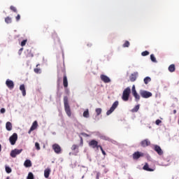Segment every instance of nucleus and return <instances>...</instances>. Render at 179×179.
Masks as SVG:
<instances>
[{
	"label": "nucleus",
	"mask_w": 179,
	"mask_h": 179,
	"mask_svg": "<svg viewBox=\"0 0 179 179\" xmlns=\"http://www.w3.org/2000/svg\"><path fill=\"white\" fill-rule=\"evenodd\" d=\"M64 104L66 114H67L68 117H71L72 112L71 111V106H69V103L68 101V96L64 97Z\"/></svg>",
	"instance_id": "1"
},
{
	"label": "nucleus",
	"mask_w": 179,
	"mask_h": 179,
	"mask_svg": "<svg viewBox=\"0 0 179 179\" xmlns=\"http://www.w3.org/2000/svg\"><path fill=\"white\" fill-rule=\"evenodd\" d=\"M129 94H131V88L129 87H127L123 91L122 96V101H128V100H129Z\"/></svg>",
	"instance_id": "2"
},
{
	"label": "nucleus",
	"mask_w": 179,
	"mask_h": 179,
	"mask_svg": "<svg viewBox=\"0 0 179 179\" xmlns=\"http://www.w3.org/2000/svg\"><path fill=\"white\" fill-rule=\"evenodd\" d=\"M120 104V102H118V101H115L112 106L110 107V110H108L106 112V115H110V114H112L113 113H114V110H115V108H117V107H118V105Z\"/></svg>",
	"instance_id": "3"
},
{
	"label": "nucleus",
	"mask_w": 179,
	"mask_h": 179,
	"mask_svg": "<svg viewBox=\"0 0 179 179\" xmlns=\"http://www.w3.org/2000/svg\"><path fill=\"white\" fill-rule=\"evenodd\" d=\"M140 95L143 99H149V97H152V94L150 92L145 91V90H141Z\"/></svg>",
	"instance_id": "4"
},
{
	"label": "nucleus",
	"mask_w": 179,
	"mask_h": 179,
	"mask_svg": "<svg viewBox=\"0 0 179 179\" xmlns=\"http://www.w3.org/2000/svg\"><path fill=\"white\" fill-rule=\"evenodd\" d=\"M89 146H91L93 149H96H96H99L101 145H99V142H97V141L92 140L89 143Z\"/></svg>",
	"instance_id": "5"
},
{
	"label": "nucleus",
	"mask_w": 179,
	"mask_h": 179,
	"mask_svg": "<svg viewBox=\"0 0 179 179\" xmlns=\"http://www.w3.org/2000/svg\"><path fill=\"white\" fill-rule=\"evenodd\" d=\"M17 141V134L14 133L9 138V141L11 145H15L16 141Z\"/></svg>",
	"instance_id": "6"
},
{
	"label": "nucleus",
	"mask_w": 179,
	"mask_h": 179,
	"mask_svg": "<svg viewBox=\"0 0 179 179\" xmlns=\"http://www.w3.org/2000/svg\"><path fill=\"white\" fill-rule=\"evenodd\" d=\"M23 152V149H20V150H17V149H15L13 150L10 154V156L11 157H16V156H17V155H20V153Z\"/></svg>",
	"instance_id": "7"
},
{
	"label": "nucleus",
	"mask_w": 179,
	"mask_h": 179,
	"mask_svg": "<svg viewBox=\"0 0 179 179\" xmlns=\"http://www.w3.org/2000/svg\"><path fill=\"white\" fill-rule=\"evenodd\" d=\"M144 156H145V154H143V152L137 151L133 154V159L134 160H138V159H140V157H143Z\"/></svg>",
	"instance_id": "8"
},
{
	"label": "nucleus",
	"mask_w": 179,
	"mask_h": 179,
	"mask_svg": "<svg viewBox=\"0 0 179 179\" xmlns=\"http://www.w3.org/2000/svg\"><path fill=\"white\" fill-rule=\"evenodd\" d=\"M63 72H64L63 86L64 87H68V77L66 76V71L64 70Z\"/></svg>",
	"instance_id": "9"
},
{
	"label": "nucleus",
	"mask_w": 179,
	"mask_h": 179,
	"mask_svg": "<svg viewBox=\"0 0 179 179\" xmlns=\"http://www.w3.org/2000/svg\"><path fill=\"white\" fill-rule=\"evenodd\" d=\"M52 149L54 152L57 153V155H59V153H61V146H59V145L57 143L53 144Z\"/></svg>",
	"instance_id": "10"
},
{
	"label": "nucleus",
	"mask_w": 179,
	"mask_h": 179,
	"mask_svg": "<svg viewBox=\"0 0 179 179\" xmlns=\"http://www.w3.org/2000/svg\"><path fill=\"white\" fill-rule=\"evenodd\" d=\"M6 85L7 87L10 89V90H12V89L15 87V83L11 80H9V79L6 80Z\"/></svg>",
	"instance_id": "11"
},
{
	"label": "nucleus",
	"mask_w": 179,
	"mask_h": 179,
	"mask_svg": "<svg viewBox=\"0 0 179 179\" xmlns=\"http://www.w3.org/2000/svg\"><path fill=\"white\" fill-rule=\"evenodd\" d=\"M101 80H102V82H104V83H110V82H111L110 78L103 74L101 75Z\"/></svg>",
	"instance_id": "12"
},
{
	"label": "nucleus",
	"mask_w": 179,
	"mask_h": 179,
	"mask_svg": "<svg viewBox=\"0 0 179 179\" xmlns=\"http://www.w3.org/2000/svg\"><path fill=\"white\" fill-rule=\"evenodd\" d=\"M154 150L157 152V153L159 156H162V155H163V150H162V148H160V146L157 145H154Z\"/></svg>",
	"instance_id": "13"
},
{
	"label": "nucleus",
	"mask_w": 179,
	"mask_h": 179,
	"mask_svg": "<svg viewBox=\"0 0 179 179\" xmlns=\"http://www.w3.org/2000/svg\"><path fill=\"white\" fill-rule=\"evenodd\" d=\"M37 127H38V124L37 123V121H34L28 131V134H31V131H34V129H37Z\"/></svg>",
	"instance_id": "14"
},
{
	"label": "nucleus",
	"mask_w": 179,
	"mask_h": 179,
	"mask_svg": "<svg viewBox=\"0 0 179 179\" xmlns=\"http://www.w3.org/2000/svg\"><path fill=\"white\" fill-rule=\"evenodd\" d=\"M141 145L143 148L150 146V141L148 139H145L141 142Z\"/></svg>",
	"instance_id": "15"
},
{
	"label": "nucleus",
	"mask_w": 179,
	"mask_h": 179,
	"mask_svg": "<svg viewBox=\"0 0 179 179\" xmlns=\"http://www.w3.org/2000/svg\"><path fill=\"white\" fill-rule=\"evenodd\" d=\"M143 169H144L145 171H155V169L149 168V164L148 163H145L143 167Z\"/></svg>",
	"instance_id": "16"
},
{
	"label": "nucleus",
	"mask_w": 179,
	"mask_h": 179,
	"mask_svg": "<svg viewBox=\"0 0 179 179\" xmlns=\"http://www.w3.org/2000/svg\"><path fill=\"white\" fill-rule=\"evenodd\" d=\"M51 173V169H46L44 171V177L45 178H48L50 177V174Z\"/></svg>",
	"instance_id": "17"
},
{
	"label": "nucleus",
	"mask_w": 179,
	"mask_h": 179,
	"mask_svg": "<svg viewBox=\"0 0 179 179\" xmlns=\"http://www.w3.org/2000/svg\"><path fill=\"white\" fill-rule=\"evenodd\" d=\"M20 90L22 92V96H26V87H24V84L20 86Z\"/></svg>",
	"instance_id": "18"
},
{
	"label": "nucleus",
	"mask_w": 179,
	"mask_h": 179,
	"mask_svg": "<svg viewBox=\"0 0 179 179\" xmlns=\"http://www.w3.org/2000/svg\"><path fill=\"white\" fill-rule=\"evenodd\" d=\"M24 166L25 167H31V161H30V159H27L24 163Z\"/></svg>",
	"instance_id": "19"
},
{
	"label": "nucleus",
	"mask_w": 179,
	"mask_h": 179,
	"mask_svg": "<svg viewBox=\"0 0 179 179\" xmlns=\"http://www.w3.org/2000/svg\"><path fill=\"white\" fill-rule=\"evenodd\" d=\"M6 129H7V131H10L12 129V123L10 122H6Z\"/></svg>",
	"instance_id": "20"
},
{
	"label": "nucleus",
	"mask_w": 179,
	"mask_h": 179,
	"mask_svg": "<svg viewBox=\"0 0 179 179\" xmlns=\"http://www.w3.org/2000/svg\"><path fill=\"white\" fill-rule=\"evenodd\" d=\"M169 72H174L176 71V65L174 64H171L169 66Z\"/></svg>",
	"instance_id": "21"
},
{
	"label": "nucleus",
	"mask_w": 179,
	"mask_h": 179,
	"mask_svg": "<svg viewBox=\"0 0 179 179\" xmlns=\"http://www.w3.org/2000/svg\"><path fill=\"white\" fill-rule=\"evenodd\" d=\"M83 116L85 118H89V117H90L89 109H87L86 110H85V111L83 112Z\"/></svg>",
	"instance_id": "22"
},
{
	"label": "nucleus",
	"mask_w": 179,
	"mask_h": 179,
	"mask_svg": "<svg viewBox=\"0 0 179 179\" xmlns=\"http://www.w3.org/2000/svg\"><path fill=\"white\" fill-rule=\"evenodd\" d=\"M133 96L135 98L136 101H139V100H141V96L138 95V92L133 94Z\"/></svg>",
	"instance_id": "23"
},
{
	"label": "nucleus",
	"mask_w": 179,
	"mask_h": 179,
	"mask_svg": "<svg viewBox=\"0 0 179 179\" xmlns=\"http://www.w3.org/2000/svg\"><path fill=\"white\" fill-rule=\"evenodd\" d=\"M5 22H6V23H7V24H9L12 23V18L10 17H6L5 18Z\"/></svg>",
	"instance_id": "24"
},
{
	"label": "nucleus",
	"mask_w": 179,
	"mask_h": 179,
	"mask_svg": "<svg viewBox=\"0 0 179 179\" xmlns=\"http://www.w3.org/2000/svg\"><path fill=\"white\" fill-rule=\"evenodd\" d=\"M129 79L131 82H135V80H136V75L131 74L129 77Z\"/></svg>",
	"instance_id": "25"
},
{
	"label": "nucleus",
	"mask_w": 179,
	"mask_h": 179,
	"mask_svg": "<svg viewBox=\"0 0 179 179\" xmlns=\"http://www.w3.org/2000/svg\"><path fill=\"white\" fill-rule=\"evenodd\" d=\"M27 179H34V175L33 174V173L29 172L28 173V176L27 177Z\"/></svg>",
	"instance_id": "26"
},
{
	"label": "nucleus",
	"mask_w": 179,
	"mask_h": 179,
	"mask_svg": "<svg viewBox=\"0 0 179 179\" xmlns=\"http://www.w3.org/2000/svg\"><path fill=\"white\" fill-rule=\"evenodd\" d=\"M150 80H152V79L150 77H146L144 78V83L145 85H148V83H149V82H150Z\"/></svg>",
	"instance_id": "27"
},
{
	"label": "nucleus",
	"mask_w": 179,
	"mask_h": 179,
	"mask_svg": "<svg viewBox=\"0 0 179 179\" xmlns=\"http://www.w3.org/2000/svg\"><path fill=\"white\" fill-rule=\"evenodd\" d=\"M139 110V105H136L133 109H132V112L133 113H138Z\"/></svg>",
	"instance_id": "28"
},
{
	"label": "nucleus",
	"mask_w": 179,
	"mask_h": 179,
	"mask_svg": "<svg viewBox=\"0 0 179 179\" xmlns=\"http://www.w3.org/2000/svg\"><path fill=\"white\" fill-rule=\"evenodd\" d=\"M10 10H12L13 12H14L15 13H17V9L16 8V7L11 6L10 7Z\"/></svg>",
	"instance_id": "29"
},
{
	"label": "nucleus",
	"mask_w": 179,
	"mask_h": 179,
	"mask_svg": "<svg viewBox=\"0 0 179 179\" xmlns=\"http://www.w3.org/2000/svg\"><path fill=\"white\" fill-rule=\"evenodd\" d=\"M6 171L8 174H10L12 173V169L9 166H6Z\"/></svg>",
	"instance_id": "30"
},
{
	"label": "nucleus",
	"mask_w": 179,
	"mask_h": 179,
	"mask_svg": "<svg viewBox=\"0 0 179 179\" xmlns=\"http://www.w3.org/2000/svg\"><path fill=\"white\" fill-rule=\"evenodd\" d=\"M150 59L152 62H157L156 57H155V55H150Z\"/></svg>",
	"instance_id": "31"
},
{
	"label": "nucleus",
	"mask_w": 179,
	"mask_h": 179,
	"mask_svg": "<svg viewBox=\"0 0 179 179\" xmlns=\"http://www.w3.org/2000/svg\"><path fill=\"white\" fill-rule=\"evenodd\" d=\"M96 115H100V114H101V108H98L96 109Z\"/></svg>",
	"instance_id": "32"
},
{
	"label": "nucleus",
	"mask_w": 179,
	"mask_h": 179,
	"mask_svg": "<svg viewBox=\"0 0 179 179\" xmlns=\"http://www.w3.org/2000/svg\"><path fill=\"white\" fill-rule=\"evenodd\" d=\"M123 47H124V48L129 47V41H126L124 42V43L123 44Z\"/></svg>",
	"instance_id": "33"
},
{
	"label": "nucleus",
	"mask_w": 179,
	"mask_h": 179,
	"mask_svg": "<svg viewBox=\"0 0 179 179\" xmlns=\"http://www.w3.org/2000/svg\"><path fill=\"white\" fill-rule=\"evenodd\" d=\"M131 93H132V94H135L137 93V92H136V89L135 88V85H133V86H132V88H131Z\"/></svg>",
	"instance_id": "34"
},
{
	"label": "nucleus",
	"mask_w": 179,
	"mask_h": 179,
	"mask_svg": "<svg viewBox=\"0 0 179 179\" xmlns=\"http://www.w3.org/2000/svg\"><path fill=\"white\" fill-rule=\"evenodd\" d=\"M141 55L143 57H146V55H149V52L148 50H145L141 53Z\"/></svg>",
	"instance_id": "35"
},
{
	"label": "nucleus",
	"mask_w": 179,
	"mask_h": 179,
	"mask_svg": "<svg viewBox=\"0 0 179 179\" xmlns=\"http://www.w3.org/2000/svg\"><path fill=\"white\" fill-rule=\"evenodd\" d=\"M26 43H27V39L23 40L21 42V47H24V45H26Z\"/></svg>",
	"instance_id": "36"
},
{
	"label": "nucleus",
	"mask_w": 179,
	"mask_h": 179,
	"mask_svg": "<svg viewBox=\"0 0 179 179\" xmlns=\"http://www.w3.org/2000/svg\"><path fill=\"white\" fill-rule=\"evenodd\" d=\"M35 148L36 149V150H40L41 148H40V143H35Z\"/></svg>",
	"instance_id": "37"
},
{
	"label": "nucleus",
	"mask_w": 179,
	"mask_h": 179,
	"mask_svg": "<svg viewBox=\"0 0 179 179\" xmlns=\"http://www.w3.org/2000/svg\"><path fill=\"white\" fill-rule=\"evenodd\" d=\"M34 71L35 73H41V69H40L38 68L34 69Z\"/></svg>",
	"instance_id": "38"
},
{
	"label": "nucleus",
	"mask_w": 179,
	"mask_h": 179,
	"mask_svg": "<svg viewBox=\"0 0 179 179\" xmlns=\"http://www.w3.org/2000/svg\"><path fill=\"white\" fill-rule=\"evenodd\" d=\"M79 148L77 145H73L71 147V150H76Z\"/></svg>",
	"instance_id": "39"
},
{
	"label": "nucleus",
	"mask_w": 179,
	"mask_h": 179,
	"mask_svg": "<svg viewBox=\"0 0 179 179\" xmlns=\"http://www.w3.org/2000/svg\"><path fill=\"white\" fill-rule=\"evenodd\" d=\"M155 124H156V125H160V124H162V120H157L156 121H155Z\"/></svg>",
	"instance_id": "40"
},
{
	"label": "nucleus",
	"mask_w": 179,
	"mask_h": 179,
	"mask_svg": "<svg viewBox=\"0 0 179 179\" xmlns=\"http://www.w3.org/2000/svg\"><path fill=\"white\" fill-rule=\"evenodd\" d=\"M99 148H101V150L103 156H106V151H104V150H103V147H101V146H99Z\"/></svg>",
	"instance_id": "41"
},
{
	"label": "nucleus",
	"mask_w": 179,
	"mask_h": 179,
	"mask_svg": "<svg viewBox=\"0 0 179 179\" xmlns=\"http://www.w3.org/2000/svg\"><path fill=\"white\" fill-rule=\"evenodd\" d=\"M6 110H5V108H2L1 110H0V113L1 114H5Z\"/></svg>",
	"instance_id": "42"
},
{
	"label": "nucleus",
	"mask_w": 179,
	"mask_h": 179,
	"mask_svg": "<svg viewBox=\"0 0 179 179\" xmlns=\"http://www.w3.org/2000/svg\"><path fill=\"white\" fill-rule=\"evenodd\" d=\"M15 19H16V21L17 22H19V20H20V15H17L16 17H15Z\"/></svg>",
	"instance_id": "43"
},
{
	"label": "nucleus",
	"mask_w": 179,
	"mask_h": 179,
	"mask_svg": "<svg viewBox=\"0 0 179 179\" xmlns=\"http://www.w3.org/2000/svg\"><path fill=\"white\" fill-rule=\"evenodd\" d=\"M102 139H104L105 141H110V138L106 137V136H103Z\"/></svg>",
	"instance_id": "44"
},
{
	"label": "nucleus",
	"mask_w": 179,
	"mask_h": 179,
	"mask_svg": "<svg viewBox=\"0 0 179 179\" xmlns=\"http://www.w3.org/2000/svg\"><path fill=\"white\" fill-rule=\"evenodd\" d=\"M52 37H53V38H55V37L57 38L58 36L57 35V33L55 32V33L52 34Z\"/></svg>",
	"instance_id": "45"
},
{
	"label": "nucleus",
	"mask_w": 179,
	"mask_h": 179,
	"mask_svg": "<svg viewBox=\"0 0 179 179\" xmlns=\"http://www.w3.org/2000/svg\"><path fill=\"white\" fill-rule=\"evenodd\" d=\"M87 47H92V44L90 43H87Z\"/></svg>",
	"instance_id": "46"
},
{
	"label": "nucleus",
	"mask_w": 179,
	"mask_h": 179,
	"mask_svg": "<svg viewBox=\"0 0 179 179\" xmlns=\"http://www.w3.org/2000/svg\"><path fill=\"white\" fill-rule=\"evenodd\" d=\"M173 114H177V110H173Z\"/></svg>",
	"instance_id": "47"
},
{
	"label": "nucleus",
	"mask_w": 179,
	"mask_h": 179,
	"mask_svg": "<svg viewBox=\"0 0 179 179\" xmlns=\"http://www.w3.org/2000/svg\"><path fill=\"white\" fill-rule=\"evenodd\" d=\"M2 150V145L0 144V152Z\"/></svg>",
	"instance_id": "48"
},
{
	"label": "nucleus",
	"mask_w": 179,
	"mask_h": 179,
	"mask_svg": "<svg viewBox=\"0 0 179 179\" xmlns=\"http://www.w3.org/2000/svg\"><path fill=\"white\" fill-rule=\"evenodd\" d=\"M39 65H40V64H37V65H36V68H37Z\"/></svg>",
	"instance_id": "49"
},
{
	"label": "nucleus",
	"mask_w": 179,
	"mask_h": 179,
	"mask_svg": "<svg viewBox=\"0 0 179 179\" xmlns=\"http://www.w3.org/2000/svg\"><path fill=\"white\" fill-rule=\"evenodd\" d=\"M6 179H9V177H7V178Z\"/></svg>",
	"instance_id": "50"
},
{
	"label": "nucleus",
	"mask_w": 179,
	"mask_h": 179,
	"mask_svg": "<svg viewBox=\"0 0 179 179\" xmlns=\"http://www.w3.org/2000/svg\"><path fill=\"white\" fill-rule=\"evenodd\" d=\"M149 128H152V127H150Z\"/></svg>",
	"instance_id": "51"
}]
</instances>
